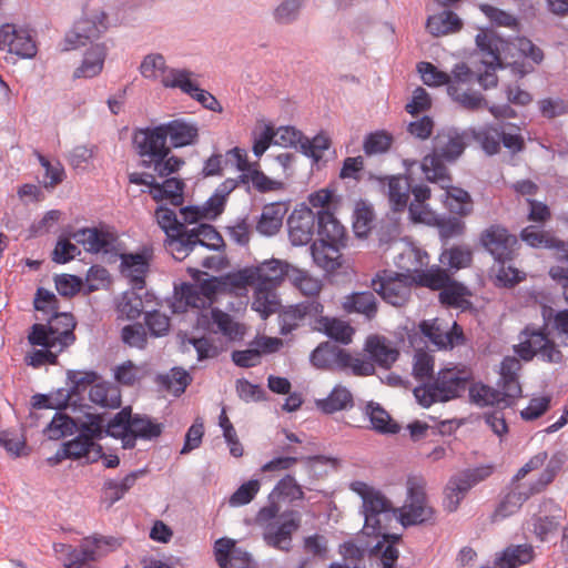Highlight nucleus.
<instances>
[{
    "label": "nucleus",
    "mask_w": 568,
    "mask_h": 568,
    "mask_svg": "<svg viewBox=\"0 0 568 568\" xmlns=\"http://www.w3.org/2000/svg\"><path fill=\"white\" fill-rule=\"evenodd\" d=\"M209 304L205 298L200 295L196 284L183 283L180 288L175 287L174 302L172 308L174 313H182L186 307L204 308Z\"/></svg>",
    "instance_id": "obj_38"
},
{
    "label": "nucleus",
    "mask_w": 568,
    "mask_h": 568,
    "mask_svg": "<svg viewBox=\"0 0 568 568\" xmlns=\"http://www.w3.org/2000/svg\"><path fill=\"white\" fill-rule=\"evenodd\" d=\"M103 426H105L104 414H85L83 422L79 425L78 436L64 443L69 459L85 457L93 446V440L103 438Z\"/></svg>",
    "instance_id": "obj_14"
},
{
    "label": "nucleus",
    "mask_w": 568,
    "mask_h": 568,
    "mask_svg": "<svg viewBox=\"0 0 568 568\" xmlns=\"http://www.w3.org/2000/svg\"><path fill=\"white\" fill-rule=\"evenodd\" d=\"M564 517V510L558 504L552 499H545L539 506L538 514L531 517L529 525L532 527L535 536L540 541H545L550 534L557 530Z\"/></svg>",
    "instance_id": "obj_24"
},
{
    "label": "nucleus",
    "mask_w": 568,
    "mask_h": 568,
    "mask_svg": "<svg viewBox=\"0 0 568 568\" xmlns=\"http://www.w3.org/2000/svg\"><path fill=\"white\" fill-rule=\"evenodd\" d=\"M318 240L311 246L313 261L326 272L341 266V248L346 245L345 227L328 210H320L317 221Z\"/></svg>",
    "instance_id": "obj_4"
},
{
    "label": "nucleus",
    "mask_w": 568,
    "mask_h": 568,
    "mask_svg": "<svg viewBox=\"0 0 568 568\" xmlns=\"http://www.w3.org/2000/svg\"><path fill=\"white\" fill-rule=\"evenodd\" d=\"M108 28L106 12L102 9H91L87 4L82 17L65 36V50L84 47L88 42L99 39Z\"/></svg>",
    "instance_id": "obj_9"
},
{
    "label": "nucleus",
    "mask_w": 568,
    "mask_h": 568,
    "mask_svg": "<svg viewBox=\"0 0 568 568\" xmlns=\"http://www.w3.org/2000/svg\"><path fill=\"white\" fill-rule=\"evenodd\" d=\"M140 474H142V471H132L121 480L111 479L105 481L104 494L111 505L120 500L124 494L134 486Z\"/></svg>",
    "instance_id": "obj_59"
},
{
    "label": "nucleus",
    "mask_w": 568,
    "mask_h": 568,
    "mask_svg": "<svg viewBox=\"0 0 568 568\" xmlns=\"http://www.w3.org/2000/svg\"><path fill=\"white\" fill-rule=\"evenodd\" d=\"M316 406L325 414H333L353 406V395L344 386H335L326 398L318 399Z\"/></svg>",
    "instance_id": "obj_48"
},
{
    "label": "nucleus",
    "mask_w": 568,
    "mask_h": 568,
    "mask_svg": "<svg viewBox=\"0 0 568 568\" xmlns=\"http://www.w3.org/2000/svg\"><path fill=\"white\" fill-rule=\"evenodd\" d=\"M475 41L483 57L481 62L486 67L485 72L480 73L476 80L483 89L488 90L497 85L496 69L503 68L500 52L506 42L493 31H480Z\"/></svg>",
    "instance_id": "obj_12"
},
{
    "label": "nucleus",
    "mask_w": 568,
    "mask_h": 568,
    "mask_svg": "<svg viewBox=\"0 0 568 568\" xmlns=\"http://www.w3.org/2000/svg\"><path fill=\"white\" fill-rule=\"evenodd\" d=\"M562 255L558 257L559 264L549 268V276L561 287L562 295L568 304V244L565 243L564 248H556Z\"/></svg>",
    "instance_id": "obj_64"
},
{
    "label": "nucleus",
    "mask_w": 568,
    "mask_h": 568,
    "mask_svg": "<svg viewBox=\"0 0 568 568\" xmlns=\"http://www.w3.org/2000/svg\"><path fill=\"white\" fill-rule=\"evenodd\" d=\"M89 253H110L116 236L103 227H82L70 234Z\"/></svg>",
    "instance_id": "obj_25"
},
{
    "label": "nucleus",
    "mask_w": 568,
    "mask_h": 568,
    "mask_svg": "<svg viewBox=\"0 0 568 568\" xmlns=\"http://www.w3.org/2000/svg\"><path fill=\"white\" fill-rule=\"evenodd\" d=\"M374 212L369 205L361 201L356 204L353 214V230L358 237L367 236L372 229Z\"/></svg>",
    "instance_id": "obj_63"
},
{
    "label": "nucleus",
    "mask_w": 568,
    "mask_h": 568,
    "mask_svg": "<svg viewBox=\"0 0 568 568\" xmlns=\"http://www.w3.org/2000/svg\"><path fill=\"white\" fill-rule=\"evenodd\" d=\"M108 49L104 43L91 45L84 53L83 60L73 72V79H91L99 75L104 65Z\"/></svg>",
    "instance_id": "obj_32"
},
{
    "label": "nucleus",
    "mask_w": 568,
    "mask_h": 568,
    "mask_svg": "<svg viewBox=\"0 0 568 568\" xmlns=\"http://www.w3.org/2000/svg\"><path fill=\"white\" fill-rule=\"evenodd\" d=\"M68 379L71 383L68 397L71 398L72 396H80L88 387L91 388L92 385L98 383L100 376L94 371H69Z\"/></svg>",
    "instance_id": "obj_60"
},
{
    "label": "nucleus",
    "mask_w": 568,
    "mask_h": 568,
    "mask_svg": "<svg viewBox=\"0 0 568 568\" xmlns=\"http://www.w3.org/2000/svg\"><path fill=\"white\" fill-rule=\"evenodd\" d=\"M320 210L302 205L296 207L287 219L288 237L293 245L302 246L308 244L317 230Z\"/></svg>",
    "instance_id": "obj_22"
},
{
    "label": "nucleus",
    "mask_w": 568,
    "mask_h": 568,
    "mask_svg": "<svg viewBox=\"0 0 568 568\" xmlns=\"http://www.w3.org/2000/svg\"><path fill=\"white\" fill-rule=\"evenodd\" d=\"M500 129L487 124L478 129H470L468 133L488 155H494L500 150Z\"/></svg>",
    "instance_id": "obj_49"
},
{
    "label": "nucleus",
    "mask_w": 568,
    "mask_h": 568,
    "mask_svg": "<svg viewBox=\"0 0 568 568\" xmlns=\"http://www.w3.org/2000/svg\"><path fill=\"white\" fill-rule=\"evenodd\" d=\"M286 209L281 203H271L263 207L256 222V231L265 236L275 235L283 225Z\"/></svg>",
    "instance_id": "obj_35"
},
{
    "label": "nucleus",
    "mask_w": 568,
    "mask_h": 568,
    "mask_svg": "<svg viewBox=\"0 0 568 568\" xmlns=\"http://www.w3.org/2000/svg\"><path fill=\"white\" fill-rule=\"evenodd\" d=\"M132 141L142 160L162 159L166 158L170 153L161 124L135 130Z\"/></svg>",
    "instance_id": "obj_21"
},
{
    "label": "nucleus",
    "mask_w": 568,
    "mask_h": 568,
    "mask_svg": "<svg viewBox=\"0 0 568 568\" xmlns=\"http://www.w3.org/2000/svg\"><path fill=\"white\" fill-rule=\"evenodd\" d=\"M193 72L172 71L163 81V87L168 89H180L183 93L196 100L203 108L221 113L223 108L217 99L209 91L201 89L197 83L192 80Z\"/></svg>",
    "instance_id": "obj_19"
},
{
    "label": "nucleus",
    "mask_w": 568,
    "mask_h": 568,
    "mask_svg": "<svg viewBox=\"0 0 568 568\" xmlns=\"http://www.w3.org/2000/svg\"><path fill=\"white\" fill-rule=\"evenodd\" d=\"M306 0H281L272 11L273 20L278 26L295 23Z\"/></svg>",
    "instance_id": "obj_52"
},
{
    "label": "nucleus",
    "mask_w": 568,
    "mask_h": 568,
    "mask_svg": "<svg viewBox=\"0 0 568 568\" xmlns=\"http://www.w3.org/2000/svg\"><path fill=\"white\" fill-rule=\"evenodd\" d=\"M521 240L536 248H564L565 242L535 225L526 226L520 232Z\"/></svg>",
    "instance_id": "obj_47"
},
{
    "label": "nucleus",
    "mask_w": 568,
    "mask_h": 568,
    "mask_svg": "<svg viewBox=\"0 0 568 568\" xmlns=\"http://www.w3.org/2000/svg\"><path fill=\"white\" fill-rule=\"evenodd\" d=\"M81 422L82 420H74L68 415L55 413L52 420L44 428V434L49 439L58 440L78 432Z\"/></svg>",
    "instance_id": "obj_54"
},
{
    "label": "nucleus",
    "mask_w": 568,
    "mask_h": 568,
    "mask_svg": "<svg viewBox=\"0 0 568 568\" xmlns=\"http://www.w3.org/2000/svg\"><path fill=\"white\" fill-rule=\"evenodd\" d=\"M142 291L143 290H134L132 287L130 291L123 293L118 304V312L121 316L128 320H135L140 317L143 312H146L145 304L150 302L152 295L145 292V298H143L141 295Z\"/></svg>",
    "instance_id": "obj_41"
},
{
    "label": "nucleus",
    "mask_w": 568,
    "mask_h": 568,
    "mask_svg": "<svg viewBox=\"0 0 568 568\" xmlns=\"http://www.w3.org/2000/svg\"><path fill=\"white\" fill-rule=\"evenodd\" d=\"M480 244L497 263H506L513 258L518 240L506 227L493 224L481 232Z\"/></svg>",
    "instance_id": "obj_20"
},
{
    "label": "nucleus",
    "mask_w": 568,
    "mask_h": 568,
    "mask_svg": "<svg viewBox=\"0 0 568 568\" xmlns=\"http://www.w3.org/2000/svg\"><path fill=\"white\" fill-rule=\"evenodd\" d=\"M567 460L568 454L566 452H555L546 465V468L540 473L539 477L532 481L536 485L535 490L542 491L549 484H551Z\"/></svg>",
    "instance_id": "obj_56"
},
{
    "label": "nucleus",
    "mask_w": 568,
    "mask_h": 568,
    "mask_svg": "<svg viewBox=\"0 0 568 568\" xmlns=\"http://www.w3.org/2000/svg\"><path fill=\"white\" fill-rule=\"evenodd\" d=\"M343 307L347 313L363 314L371 320L377 313V301L373 292H356L345 297Z\"/></svg>",
    "instance_id": "obj_43"
},
{
    "label": "nucleus",
    "mask_w": 568,
    "mask_h": 568,
    "mask_svg": "<svg viewBox=\"0 0 568 568\" xmlns=\"http://www.w3.org/2000/svg\"><path fill=\"white\" fill-rule=\"evenodd\" d=\"M448 95L457 102L463 109L468 111H476L487 106V101L481 93L464 89L456 85L448 88Z\"/></svg>",
    "instance_id": "obj_57"
},
{
    "label": "nucleus",
    "mask_w": 568,
    "mask_h": 568,
    "mask_svg": "<svg viewBox=\"0 0 568 568\" xmlns=\"http://www.w3.org/2000/svg\"><path fill=\"white\" fill-rule=\"evenodd\" d=\"M442 187L444 193L442 194V201L445 207L459 216H467L473 211V200L470 194L464 189L452 186Z\"/></svg>",
    "instance_id": "obj_34"
},
{
    "label": "nucleus",
    "mask_w": 568,
    "mask_h": 568,
    "mask_svg": "<svg viewBox=\"0 0 568 568\" xmlns=\"http://www.w3.org/2000/svg\"><path fill=\"white\" fill-rule=\"evenodd\" d=\"M363 413L369 419L372 429L379 434H397L400 430L399 425L378 403L368 402Z\"/></svg>",
    "instance_id": "obj_39"
},
{
    "label": "nucleus",
    "mask_w": 568,
    "mask_h": 568,
    "mask_svg": "<svg viewBox=\"0 0 568 568\" xmlns=\"http://www.w3.org/2000/svg\"><path fill=\"white\" fill-rule=\"evenodd\" d=\"M373 290L393 306H403L409 298L412 287L407 277L390 271H382L372 280Z\"/></svg>",
    "instance_id": "obj_16"
},
{
    "label": "nucleus",
    "mask_w": 568,
    "mask_h": 568,
    "mask_svg": "<svg viewBox=\"0 0 568 568\" xmlns=\"http://www.w3.org/2000/svg\"><path fill=\"white\" fill-rule=\"evenodd\" d=\"M462 28V19L450 10H445L437 14L429 16L426 21V30L434 37L455 33Z\"/></svg>",
    "instance_id": "obj_37"
},
{
    "label": "nucleus",
    "mask_w": 568,
    "mask_h": 568,
    "mask_svg": "<svg viewBox=\"0 0 568 568\" xmlns=\"http://www.w3.org/2000/svg\"><path fill=\"white\" fill-rule=\"evenodd\" d=\"M47 324H33L28 339L34 346H51L64 349L75 341V321L71 313L53 312L48 315Z\"/></svg>",
    "instance_id": "obj_6"
},
{
    "label": "nucleus",
    "mask_w": 568,
    "mask_h": 568,
    "mask_svg": "<svg viewBox=\"0 0 568 568\" xmlns=\"http://www.w3.org/2000/svg\"><path fill=\"white\" fill-rule=\"evenodd\" d=\"M39 163L44 169L43 186L45 189H53L62 183L65 179V171L59 161L51 162L39 151L33 152Z\"/></svg>",
    "instance_id": "obj_58"
},
{
    "label": "nucleus",
    "mask_w": 568,
    "mask_h": 568,
    "mask_svg": "<svg viewBox=\"0 0 568 568\" xmlns=\"http://www.w3.org/2000/svg\"><path fill=\"white\" fill-rule=\"evenodd\" d=\"M468 139V131H459L456 128H444L438 131L433 141V152L420 163L426 180L440 187L448 186L453 179L444 161H456L464 153Z\"/></svg>",
    "instance_id": "obj_2"
},
{
    "label": "nucleus",
    "mask_w": 568,
    "mask_h": 568,
    "mask_svg": "<svg viewBox=\"0 0 568 568\" xmlns=\"http://www.w3.org/2000/svg\"><path fill=\"white\" fill-rule=\"evenodd\" d=\"M161 125L172 148L193 145L199 140V128L193 122L175 119Z\"/></svg>",
    "instance_id": "obj_30"
},
{
    "label": "nucleus",
    "mask_w": 568,
    "mask_h": 568,
    "mask_svg": "<svg viewBox=\"0 0 568 568\" xmlns=\"http://www.w3.org/2000/svg\"><path fill=\"white\" fill-rule=\"evenodd\" d=\"M422 223L437 226L439 235L444 240L459 236L465 231V223L459 217L438 215L435 212H428Z\"/></svg>",
    "instance_id": "obj_45"
},
{
    "label": "nucleus",
    "mask_w": 568,
    "mask_h": 568,
    "mask_svg": "<svg viewBox=\"0 0 568 568\" xmlns=\"http://www.w3.org/2000/svg\"><path fill=\"white\" fill-rule=\"evenodd\" d=\"M196 246H203L212 251H219L224 246L221 234L210 224H199L190 229Z\"/></svg>",
    "instance_id": "obj_55"
},
{
    "label": "nucleus",
    "mask_w": 568,
    "mask_h": 568,
    "mask_svg": "<svg viewBox=\"0 0 568 568\" xmlns=\"http://www.w3.org/2000/svg\"><path fill=\"white\" fill-rule=\"evenodd\" d=\"M293 266L278 261H265L254 270H245L239 275V284L241 285H255L256 286V301L258 303V295L272 288H275L284 278L288 280V273Z\"/></svg>",
    "instance_id": "obj_11"
},
{
    "label": "nucleus",
    "mask_w": 568,
    "mask_h": 568,
    "mask_svg": "<svg viewBox=\"0 0 568 568\" xmlns=\"http://www.w3.org/2000/svg\"><path fill=\"white\" fill-rule=\"evenodd\" d=\"M193 237L194 236L191 234V231L187 227H184L181 231L166 236L165 248L175 260L182 261L195 248Z\"/></svg>",
    "instance_id": "obj_46"
},
{
    "label": "nucleus",
    "mask_w": 568,
    "mask_h": 568,
    "mask_svg": "<svg viewBox=\"0 0 568 568\" xmlns=\"http://www.w3.org/2000/svg\"><path fill=\"white\" fill-rule=\"evenodd\" d=\"M471 377V371L465 366L444 368L433 383L415 387L414 396L423 407H429L436 402H448L466 392Z\"/></svg>",
    "instance_id": "obj_5"
},
{
    "label": "nucleus",
    "mask_w": 568,
    "mask_h": 568,
    "mask_svg": "<svg viewBox=\"0 0 568 568\" xmlns=\"http://www.w3.org/2000/svg\"><path fill=\"white\" fill-rule=\"evenodd\" d=\"M379 186L387 195L390 207L396 212H403L408 204L410 182L404 176L376 178Z\"/></svg>",
    "instance_id": "obj_31"
},
{
    "label": "nucleus",
    "mask_w": 568,
    "mask_h": 568,
    "mask_svg": "<svg viewBox=\"0 0 568 568\" xmlns=\"http://www.w3.org/2000/svg\"><path fill=\"white\" fill-rule=\"evenodd\" d=\"M90 400L102 408H119L121 406L120 389L106 382H99L89 389Z\"/></svg>",
    "instance_id": "obj_44"
},
{
    "label": "nucleus",
    "mask_w": 568,
    "mask_h": 568,
    "mask_svg": "<svg viewBox=\"0 0 568 568\" xmlns=\"http://www.w3.org/2000/svg\"><path fill=\"white\" fill-rule=\"evenodd\" d=\"M351 359L346 351L328 342L320 344L310 356L312 365L317 368H346Z\"/></svg>",
    "instance_id": "obj_27"
},
{
    "label": "nucleus",
    "mask_w": 568,
    "mask_h": 568,
    "mask_svg": "<svg viewBox=\"0 0 568 568\" xmlns=\"http://www.w3.org/2000/svg\"><path fill=\"white\" fill-rule=\"evenodd\" d=\"M409 193L414 200L408 205L409 216L414 222H423L428 212H434L425 202L430 197V189L426 184H410Z\"/></svg>",
    "instance_id": "obj_53"
},
{
    "label": "nucleus",
    "mask_w": 568,
    "mask_h": 568,
    "mask_svg": "<svg viewBox=\"0 0 568 568\" xmlns=\"http://www.w3.org/2000/svg\"><path fill=\"white\" fill-rule=\"evenodd\" d=\"M535 489L536 485L534 483H530L529 485H514V487L506 494V496L496 507L491 515V521L498 523L516 514L530 496L540 493V490Z\"/></svg>",
    "instance_id": "obj_26"
},
{
    "label": "nucleus",
    "mask_w": 568,
    "mask_h": 568,
    "mask_svg": "<svg viewBox=\"0 0 568 568\" xmlns=\"http://www.w3.org/2000/svg\"><path fill=\"white\" fill-rule=\"evenodd\" d=\"M449 275L440 267H433L425 271H416L414 281L424 287L440 291L445 284L449 283Z\"/></svg>",
    "instance_id": "obj_61"
},
{
    "label": "nucleus",
    "mask_w": 568,
    "mask_h": 568,
    "mask_svg": "<svg viewBox=\"0 0 568 568\" xmlns=\"http://www.w3.org/2000/svg\"><path fill=\"white\" fill-rule=\"evenodd\" d=\"M201 324L214 334H222L229 341L241 339L244 335L242 326L233 317L220 308H212L210 317L202 316Z\"/></svg>",
    "instance_id": "obj_28"
},
{
    "label": "nucleus",
    "mask_w": 568,
    "mask_h": 568,
    "mask_svg": "<svg viewBox=\"0 0 568 568\" xmlns=\"http://www.w3.org/2000/svg\"><path fill=\"white\" fill-rule=\"evenodd\" d=\"M0 50H7L22 59H31L38 52L37 43L30 30L13 24L0 27Z\"/></svg>",
    "instance_id": "obj_23"
},
{
    "label": "nucleus",
    "mask_w": 568,
    "mask_h": 568,
    "mask_svg": "<svg viewBox=\"0 0 568 568\" xmlns=\"http://www.w3.org/2000/svg\"><path fill=\"white\" fill-rule=\"evenodd\" d=\"M183 189L184 182L182 180L169 178L162 183L156 182V185H153V190H150L149 193L156 202L168 200L173 206H181L183 204Z\"/></svg>",
    "instance_id": "obj_42"
},
{
    "label": "nucleus",
    "mask_w": 568,
    "mask_h": 568,
    "mask_svg": "<svg viewBox=\"0 0 568 568\" xmlns=\"http://www.w3.org/2000/svg\"><path fill=\"white\" fill-rule=\"evenodd\" d=\"M114 426L122 432L129 429L139 439L149 442L160 437L163 432L162 423H156L148 415L132 414L131 406L122 407L114 415Z\"/></svg>",
    "instance_id": "obj_17"
},
{
    "label": "nucleus",
    "mask_w": 568,
    "mask_h": 568,
    "mask_svg": "<svg viewBox=\"0 0 568 568\" xmlns=\"http://www.w3.org/2000/svg\"><path fill=\"white\" fill-rule=\"evenodd\" d=\"M193 277L200 290V295L205 298L209 305L213 303L217 293L225 291L227 287L226 278L209 276L207 273L197 270L194 271Z\"/></svg>",
    "instance_id": "obj_51"
},
{
    "label": "nucleus",
    "mask_w": 568,
    "mask_h": 568,
    "mask_svg": "<svg viewBox=\"0 0 568 568\" xmlns=\"http://www.w3.org/2000/svg\"><path fill=\"white\" fill-rule=\"evenodd\" d=\"M545 328L527 325L518 335L519 343L514 345L515 354L523 361H531L547 343Z\"/></svg>",
    "instance_id": "obj_29"
},
{
    "label": "nucleus",
    "mask_w": 568,
    "mask_h": 568,
    "mask_svg": "<svg viewBox=\"0 0 568 568\" xmlns=\"http://www.w3.org/2000/svg\"><path fill=\"white\" fill-rule=\"evenodd\" d=\"M470 400L478 406H496L506 408L505 398L500 390L483 383L473 384L468 387Z\"/></svg>",
    "instance_id": "obj_50"
},
{
    "label": "nucleus",
    "mask_w": 568,
    "mask_h": 568,
    "mask_svg": "<svg viewBox=\"0 0 568 568\" xmlns=\"http://www.w3.org/2000/svg\"><path fill=\"white\" fill-rule=\"evenodd\" d=\"M120 546V540L112 536L93 535L84 537L79 547H72L69 556L63 559L64 568H90L91 562Z\"/></svg>",
    "instance_id": "obj_8"
},
{
    "label": "nucleus",
    "mask_w": 568,
    "mask_h": 568,
    "mask_svg": "<svg viewBox=\"0 0 568 568\" xmlns=\"http://www.w3.org/2000/svg\"><path fill=\"white\" fill-rule=\"evenodd\" d=\"M139 71L144 79L163 81L171 74L172 71H187L186 69L169 68L165 58L161 53L146 54L139 67Z\"/></svg>",
    "instance_id": "obj_36"
},
{
    "label": "nucleus",
    "mask_w": 568,
    "mask_h": 568,
    "mask_svg": "<svg viewBox=\"0 0 568 568\" xmlns=\"http://www.w3.org/2000/svg\"><path fill=\"white\" fill-rule=\"evenodd\" d=\"M419 329L439 349H452L466 343L464 331L456 322L449 326L448 323L438 318L422 321Z\"/></svg>",
    "instance_id": "obj_18"
},
{
    "label": "nucleus",
    "mask_w": 568,
    "mask_h": 568,
    "mask_svg": "<svg viewBox=\"0 0 568 568\" xmlns=\"http://www.w3.org/2000/svg\"><path fill=\"white\" fill-rule=\"evenodd\" d=\"M365 349L382 367H390L398 358V351L390 346L386 338L379 336H369L365 344Z\"/></svg>",
    "instance_id": "obj_40"
},
{
    "label": "nucleus",
    "mask_w": 568,
    "mask_h": 568,
    "mask_svg": "<svg viewBox=\"0 0 568 568\" xmlns=\"http://www.w3.org/2000/svg\"><path fill=\"white\" fill-rule=\"evenodd\" d=\"M288 273V281L298 288L308 300L295 305L292 310L294 318L316 317L323 312V305L315 298L322 288L317 278L312 277L307 272L293 266Z\"/></svg>",
    "instance_id": "obj_13"
},
{
    "label": "nucleus",
    "mask_w": 568,
    "mask_h": 568,
    "mask_svg": "<svg viewBox=\"0 0 568 568\" xmlns=\"http://www.w3.org/2000/svg\"><path fill=\"white\" fill-rule=\"evenodd\" d=\"M256 523L262 528V539L267 547L290 552L293 548V535L301 528L302 516L292 509L280 514V507L271 503L258 510Z\"/></svg>",
    "instance_id": "obj_3"
},
{
    "label": "nucleus",
    "mask_w": 568,
    "mask_h": 568,
    "mask_svg": "<svg viewBox=\"0 0 568 568\" xmlns=\"http://www.w3.org/2000/svg\"><path fill=\"white\" fill-rule=\"evenodd\" d=\"M535 557L534 547L528 544L509 546L495 559L497 568H518L529 564Z\"/></svg>",
    "instance_id": "obj_33"
},
{
    "label": "nucleus",
    "mask_w": 568,
    "mask_h": 568,
    "mask_svg": "<svg viewBox=\"0 0 568 568\" xmlns=\"http://www.w3.org/2000/svg\"><path fill=\"white\" fill-rule=\"evenodd\" d=\"M407 503L397 508L396 521L408 527L433 520L434 510L427 505L426 480L422 476H409L406 480Z\"/></svg>",
    "instance_id": "obj_7"
},
{
    "label": "nucleus",
    "mask_w": 568,
    "mask_h": 568,
    "mask_svg": "<svg viewBox=\"0 0 568 568\" xmlns=\"http://www.w3.org/2000/svg\"><path fill=\"white\" fill-rule=\"evenodd\" d=\"M471 252L465 246H454L440 254V263L452 270H460L470 265Z\"/></svg>",
    "instance_id": "obj_62"
},
{
    "label": "nucleus",
    "mask_w": 568,
    "mask_h": 568,
    "mask_svg": "<svg viewBox=\"0 0 568 568\" xmlns=\"http://www.w3.org/2000/svg\"><path fill=\"white\" fill-rule=\"evenodd\" d=\"M153 257V248L146 245L142 246L138 252L121 253L119 255L120 274L129 281L134 290H144Z\"/></svg>",
    "instance_id": "obj_15"
},
{
    "label": "nucleus",
    "mask_w": 568,
    "mask_h": 568,
    "mask_svg": "<svg viewBox=\"0 0 568 568\" xmlns=\"http://www.w3.org/2000/svg\"><path fill=\"white\" fill-rule=\"evenodd\" d=\"M491 474L493 466L484 465L453 475L444 488V508L449 513L456 511L467 493Z\"/></svg>",
    "instance_id": "obj_10"
},
{
    "label": "nucleus",
    "mask_w": 568,
    "mask_h": 568,
    "mask_svg": "<svg viewBox=\"0 0 568 568\" xmlns=\"http://www.w3.org/2000/svg\"><path fill=\"white\" fill-rule=\"evenodd\" d=\"M349 487L362 498L363 531L367 536H382V540L369 550V558L376 560L381 568H395L399 556L396 545L400 536L388 534L387 529L397 518V508L382 491L364 481H353Z\"/></svg>",
    "instance_id": "obj_1"
}]
</instances>
